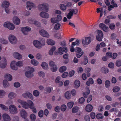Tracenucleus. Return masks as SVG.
Returning a JSON list of instances; mask_svg holds the SVG:
<instances>
[{
  "label": "nucleus",
  "instance_id": "6e6552de",
  "mask_svg": "<svg viewBox=\"0 0 121 121\" xmlns=\"http://www.w3.org/2000/svg\"><path fill=\"white\" fill-rule=\"evenodd\" d=\"M26 7L28 10H30L32 7L34 9L36 8L37 7L36 4L33 2L30 1H28L26 2Z\"/></svg>",
  "mask_w": 121,
  "mask_h": 121
},
{
  "label": "nucleus",
  "instance_id": "8fccbe9b",
  "mask_svg": "<svg viewBox=\"0 0 121 121\" xmlns=\"http://www.w3.org/2000/svg\"><path fill=\"white\" fill-rule=\"evenodd\" d=\"M115 65L117 67L121 66V60L118 59L116 60L115 62Z\"/></svg>",
  "mask_w": 121,
  "mask_h": 121
},
{
  "label": "nucleus",
  "instance_id": "423d86ee",
  "mask_svg": "<svg viewBox=\"0 0 121 121\" xmlns=\"http://www.w3.org/2000/svg\"><path fill=\"white\" fill-rule=\"evenodd\" d=\"M78 12V10L76 9H70L69 12L67 14V18L69 19H70L73 15L76 14Z\"/></svg>",
  "mask_w": 121,
  "mask_h": 121
},
{
  "label": "nucleus",
  "instance_id": "c03bdc74",
  "mask_svg": "<svg viewBox=\"0 0 121 121\" xmlns=\"http://www.w3.org/2000/svg\"><path fill=\"white\" fill-rule=\"evenodd\" d=\"M120 89V88L118 86H116L113 87L112 91L113 92H116L118 91Z\"/></svg>",
  "mask_w": 121,
  "mask_h": 121
},
{
  "label": "nucleus",
  "instance_id": "3c124183",
  "mask_svg": "<svg viewBox=\"0 0 121 121\" xmlns=\"http://www.w3.org/2000/svg\"><path fill=\"white\" fill-rule=\"evenodd\" d=\"M15 28V26L14 25L11 23H10L8 29L10 30H13Z\"/></svg>",
  "mask_w": 121,
  "mask_h": 121
},
{
  "label": "nucleus",
  "instance_id": "37998d69",
  "mask_svg": "<svg viewBox=\"0 0 121 121\" xmlns=\"http://www.w3.org/2000/svg\"><path fill=\"white\" fill-rule=\"evenodd\" d=\"M74 104V103L73 102L71 101L67 103V105L69 108L71 109L73 106Z\"/></svg>",
  "mask_w": 121,
  "mask_h": 121
},
{
  "label": "nucleus",
  "instance_id": "473e14b6",
  "mask_svg": "<svg viewBox=\"0 0 121 121\" xmlns=\"http://www.w3.org/2000/svg\"><path fill=\"white\" fill-rule=\"evenodd\" d=\"M100 71L102 73H107L109 72V70L108 69L106 68L103 67L101 69Z\"/></svg>",
  "mask_w": 121,
  "mask_h": 121
},
{
  "label": "nucleus",
  "instance_id": "0e129e2a",
  "mask_svg": "<svg viewBox=\"0 0 121 121\" xmlns=\"http://www.w3.org/2000/svg\"><path fill=\"white\" fill-rule=\"evenodd\" d=\"M97 32L98 34V35L97 36L103 37V33L101 30H97Z\"/></svg>",
  "mask_w": 121,
  "mask_h": 121
},
{
  "label": "nucleus",
  "instance_id": "0eeeda50",
  "mask_svg": "<svg viewBox=\"0 0 121 121\" xmlns=\"http://www.w3.org/2000/svg\"><path fill=\"white\" fill-rule=\"evenodd\" d=\"M22 96L25 99L29 98L32 100L34 99V97L31 93L28 91H26L22 94Z\"/></svg>",
  "mask_w": 121,
  "mask_h": 121
},
{
  "label": "nucleus",
  "instance_id": "c85d7f7f",
  "mask_svg": "<svg viewBox=\"0 0 121 121\" xmlns=\"http://www.w3.org/2000/svg\"><path fill=\"white\" fill-rule=\"evenodd\" d=\"M4 78L9 81H11L13 79V78L12 75L9 73L6 74L5 75Z\"/></svg>",
  "mask_w": 121,
  "mask_h": 121
},
{
  "label": "nucleus",
  "instance_id": "680f3d73",
  "mask_svg": "<svg viewBox=\"0 0 121 121\" xmlns=\"http://www.w3.org/2000/svg\"><path fill=\"white\" fill-rule=\"evenodd\" d=\"M52 91V88L50 87H47L45 90V91L46 93H50Z\"/></svg>",
  "mask_w": 121,
  "mask_h": 121
},
{
  "label": "nucleus",
  "instance_id": "9d476101",
  "mask_svg": "<svg viewBox=\"0 0 121 121\" xmlns=\"http://www.w3.org/2000/svg\"><path fill=\"white\" fill-rule=\"evenodd\" d=\"M39 33L43 37L48 38L49 36V35L48 33L44 30L41 29L39 30Z\"/></svg>",
  "mask_w": 121,
  "mask_h": 121
},
{
  "label": "nucleus",
  "instance_id": "f257e3e1",
  "mask_svg": "<svg viewBox=\"0 0 121 121\" xmlns=\"http://www.w3.org/2000/svg\"><path fill=\"white\" fill-rule=\"evenodd\" d=\"M26 71L25 72V75L27 78H32L34 74L33 73L35 71V68L31 66H28L26 68Z\"/></svg>",
  "mask_w": 121,
  "mask_h": 121
},
{
  "label": "nucleus",
  "instance_id": "58836bf2",
  "mask_svg": "<svg viewBox=\"0 0 121 121\" xmlns=\"http://www.w3.org/2000/svg\"><path fill=\"white\" fill-rule=\"evenodd\" d=\"M67 67L65 66H63L60 68L59 71L60 73H63L65 71Z\"/></svg>",
  "mask_w": 121,
  "mask_h": 121
},
{
  "label": "nucleus",
  "instance_id": "5701e85b",
  "mask_svg": "<svg viewBox=\"0 0 121 121\" xmlns=\"http://www.w3.org/2000/svg\"><path fill=\"white\" fill-rule=\"evenodd\" d=\"M67 51V49L66 47H64L63 48L60 47L58 49V52L59 54L61 55L63 53V52H66Z\"/></svg>",
  "mask_w": 121,
  "mask_h": 121
},
{
  "label": "nucleus",
  "instance_id": "2f4dec72",
  "mask_svg": "<svg viewBox=\"0 0 121 121\" xmlns=\"http://www.w3.org/2000/svg\"><path fill=\"white\" fill-rule=\"evenodd\" d=\"M94 83V81L93 79L91 78H89L88 81L86 82V85L87 86H89L90 85H92Z\"/></svg>",
  "mask_w": 121,
  "mask_h": 121
},
{
  "label": "nucleus",
  "instance_id": "bf43d9fd",
  "mask_svg": "<svg viewBox=\"0 0 121 121\" xmlns=\"http://www.w3.org/2000/svg\"><path fill=\"white\" fill-rule=\"evenodd\" d=\"M57 22L60 21L62 19V17L61 15H57L56 17Z\"/></svg>",
  "mask_w": 121,
  "mask_h": 121
},
{
  "label": "nucleus",
  "instance_id": "9b49d317",
  "mask_svg": "<svg viewBox=\"0 0 121 121\" xmlns=\"http://www.w3.org/2000/svg\"><path fill=\"white\" fill-rule=\"evenodd\" d=\"M55 82L56 84H58L59 86H61L63 84V81L61 80V77L60 76L57 77L55 79Z\"/></svg>",
  "mask_w": 121,
  "mask_h": 121
},
{
  "label": "nucleus",
  "instance_id": "f3484780",
  "mask_svg": "<svg viewBox=\"0 0 121 121\" xmlns=\"http://www.w3.org/2000/svg\"><path fill=\"white\" fill-rule=\"evenodd\" d=\"M13 22L15 24L19 25L20 23V20L17 16H14L13 18Z\"/></svg>",
  "mask_w": 121,
  "mask_h": 121
},
{
  "label": "nucleus",
  "instance_id": "cd10ccee",
  "mask_svg": "<svg viewBox=\"0 0 121 121\" xmlns=\"http://www.w3.org/2000/svg\"><path fill=\"white\" fill-rule=\"evenodd\" d=\"M30 63L32 65L35 66H37L39 64V62L35 59L31 60L30 61Z\"/></svg>",
  "mask_w": 121,
  "mask_h": 121
},
{
  "label": "nucleus",
  "instance_id": "13d9d810",
  "mask_svg": "<svg viewBox=\"0 0 121 121\" xmlns=\"http://www.w3.org/2000/svg\"><path fill=\"white\" fill-rule=\"evenodd\" d=\"M42 55L39 53H37L36 55V58L38 60H41L42 59Z\"/></svg>",
  "mask_w": 121,
  "mask_h": 121
},
{
  "label": "nucleus",
  "instance_id": "ddd939ff",
  "mask_svg": "<svg viewBox=\"0 0 121 121\" xmlns=\"http://www.w3.org/2000/svg\"><path fill=\"white\" fill-rule=\"evenodd\" d=\"M99 26L100 29L105 32H107L109 31L108 27L103 23H100Z\"/></svg>",
  "mask_w": 121,
  "mask_h": 121
},
{
  "label": "nucleus",
  "instance_id": "c9c22d12",
  "mask_svg": "<svg viewBox=\"0 0 121 121\" xmlns=\"http://www.w3.org/2000/svg\"><path fill=\"white\" fill-rule=\"evenodd\" d=\"M47 43L49 45H53L55 44V42L53 40L50 39H48L47 41Z\"/></svg>",
  "mask_w": 121,
  "mask_h": 121
},
{
  "label": "nucleus",
  "instance_id": "6e6d98bb",
  "mask_svg": "<svg viewBox=\"0 0 121 121\" xmlns=\"http://www.w3.org/2000/svg\"><path fill=\"white\" fill-rule=\"evenodd\" d=\"M27 103H28L29 105V108H30L31 107H32L34 106V104L33 102L31 100L28 99L27 100Z\"/></svg>",
  "mask_w": 121,
  "mask_h": 121
},
{
  "label": "nucleus",
  "instance_id": "ea45409f",
  "mask_svg": "<svg viewBox=\"0 0 121 121\" xmlns=\"http://www.w3.org/2000/svg\"><path fill=\"white\" fill-rule=\"evenodd\" d=\"M56 48L54 46H53L49 52V54L51 56L52 55L53 52L56 50Z\"/></svg>",
  "mask_w": 121,
  "mask_h": 121
},
{
  "label": "nucleus",
  "instance_id": "4d7b16f0",
  "mask_svg": "<svg viewBox=\"0 0 121 121\" xmlns=\"http://www.w3.org/2000/svg\"><path fill=\"white\" fill-rule=\"evenodd\" d=\"M78 108L77 106L73 107L72 109V112L73 113H75L77 112L78 110Z\"/></svg>",
  "mask_w": 121,
  "mask_h": 121
},
{
  "label": "nucleus",
  "instance_id": "4468645a",
  "mask_svg": "<svg viewBox=\"0 0 121 121\" xmlns=\"http://www.w3.org/2000/svg\"><path fill=\"white\" fill-rule=\"evenodd\" d=\"M2 117L4 121H10L11 120L10 115L7 113L3 114L2 115Z\"/></svg>",
  "mask_w": 121,
  "mask_h": 121
},
{
  "label": "nucleus",
  "instance_id": "7c9ffc66",
  "mask_svg": "<svg viewBox=\"0 0 121 121\" xmlns=\"http://www.w3.org/2000/svg\"><path fill=\"white\" fill-rule=\"evenodd\" d=\"M3 85L4 87L6 88L9 86L10 84L7 80H4L3 81Z\"/></svg>",
  "mask_w": 121,
  "mask_h": 121
},
{
  "label": "nucleus",
  "instance_id": "864d4df0",
  "mask_svg": "<svg viewBox=\"0 0 121 121\" xmlns=\"http://www.w3.org/2000/svg\"><path fill=\"white\" fill-rule=\"evenodd\" d=\"M61 26V24L59 23L56 24L54 26V28L56 30H58L59 29Z\"/></svg>",
  "mask_w": 121,
  "mask_h": 121
},
{
  "label": "nucleus",
  "instance_id": "bb28decb",
  "mask_svg": "<svg viewBox=\"0 0 121 121\" xmlns=\"http://www.w3.org/2000/svg\"><path fill=\"white\" fill-rule=\"evenodd\" d=\"M80 82L78 80H76L74 81L73 86L74 87L76 88H78L80 86Z\"/></svg>",
  "mask_w": 121,
  "mask_h": 121
},
{
  "label": "nucleus",
  "instance_id": "052dcab7",
  "mask_svg": "<svg viewBox=\"0 0 121 121\" xmlns=\"http://www.w3.org/2000/svg\"><path fill=\"white\" fill-rule=\"evenodd\" d=\"M48 64L50 67H53L56 65L55 63L52 60L50 61H49Z\"/></svg>",
  "mask_w": 121,
  "mask_h": 121
},
{
  "label": "nucleus",
  "instance_id": "20e7f679",
  "mask_svg": "<svg viewBox=\"0 0 121 121\" xmlns=\"http://www.w3.org/2000/svg\"><path fill=\"white\" fill-rule=\"evenodd\" d=\"M8 39L10 43L13 44H16L17 40L16 37L12 34H10L8 36Z\"/></svg>",
  "mask_w": 121,
  "mask_h": 121
},
{
  "label": "nucleus",
  "instance_id": "aec40b11",
  "mask_svg": "<svg viewBox=\"0 0 121 121\" xmlns=\"http://www.w3.org/2000/svg\"><path fill=\"white\" fill-rule=\"evenodd\" d=\"M11 68L13 70H17L18 69V67L16 65V62L15 61H12L10 64Z\"/></svg>",
  "mask_w": 121,
  "mask_h": 121
},
{
  "label": "nucleus",
  "instance_id": "dca6fc26",
  "mask_svg": "<svg viewBox=\"0 0 121 121\" xmlns=\"http://www.w3.org/2000/svg\"><path fill=\"white\" fill-rule=\"evenodd\" d=\"M10 4L9 2L7 0H4L2 3L1 6L4 8H8Z\"/></svg>",
  "mask_w": 121,
  "mask_h": 121
},
{
  "label": "nucleus",
  "instance_id": "c756f323",
  "mask_svg": "<svg viewBox=\"0 0 121 121\" xmlns=\"http://www.w3.org/2000/svg\"><path fill=\"white\" fill-rule=\"evenodd\" d=\"M93 108V106L91 105L88 104L86 106V110L87 112H90L92 110Z\"/></svg>",
  "mask_w": 121,
  "mask_h": 121
},
{
  "label": "nucleus",
  "instance_id": "2eb2a0df",
  "mask_svg": "<svg viewBox=\"0 0 121 121\" xmlns=\"http://www.w3.org/2000/svg\"><path fill=\"white\" fill-rule=\"evenodd\" d=\"M31 30V28L28 27H23L21 29L22 32L25 35H27L28 34V32L30 31Z\"/></svg>",
  "mask_w": 121,
  "mask_h": 121
},
{
  "label": "nucleus",
  "instance_id": "6ab92c4d",
  "mask_svg": "<svg viewBox=\"0 0 121 121\" xmlns=\"http://www.w3.org/2000/svg\"><path fill=\"white\" fill-rule=\"evenodd\" d=\"M45 12L42 11L39 13L40 16L42 17L47 19L49 17V14Z\"/></svg>",
  "mask_w": 121,
  "mask_h": 121
},
{
  "label": "nucleus",
  "instance_id": "a878e982",
  "mask_svg": "<svg viewBox=\"0 0 121 121\" xmlns=\"http://www.w3.org/2000/svg\"><path fill=\"white\" fill-rule=\"evenodd\" d=\"M90 90L88 87H87L86 88V91L84 92L83 93V96L85 98H86L88 95L90 93Z\"/></svg>",
  "mask_w": 121,
  "mask_h": 121
},
{
  "label": "nucleus",
  "instance_id": "603ef678",
  "mask_svg": "<svg viewBox=\"0 0 121 121\" xmlns=\"http://www.w3.org/2000/svg\"><path fill=\"white\" fill-rule=\"evenodd\" d=\"M30 118L32 121H35L36 119V117L35 115L32 114L30 116Z\"/></svg>",
  "mask_w": 121,
  "mask_h": 121
},
{
  "label": "nucleus",
  "instance_id": "79ce46f5",
  "mask_svg": "<svg viewBox=\"0 0 121 121\" xmlns=\"http://www.w3.org/2000/svg\"><path fill=\"white\" fill-rule=\"evenodd\" d=\"M0 108L3 110L7 111L8 110V107L3 104H0Z\"/></svg>",
  "mask_w": 121,
  "mask_h": 121
},
{
  "label": "nucleus",
  "instance_id": "b1692460",
  "mask_svg": "<svg viewBox=\"0 0 121 121\" xmlns=\"http://www.w3.org/2000/svg\"><path fill=\"white\" fill-rule=\"evenodd\" d=\"M17 94L13 92H9L8 95V98L10 99H14L17 96Z\"/></svg>",
  "mask_w": 121,
  "mask_h": 121
},
{
  "label": "nucleus",
  "instance_id": "338daca9",
  "mask_svg": "<svg viewBox=\"0 0 121 121\" xmlns=\"http://www.w3.org/2000/svg\"><path fill=\"white\" fill-rule=\"evenodd\" d=\"M109 26L110 28L112 30H113L115 29V25L114 24L111 23L109 25Z\"/></svg>",
  "mask_w": 121,
  "mask_h": 121
},
{
  "label": "nucleus",
  "instance_id": "1a4fd4ad",
  "mask_svg": "<svg viewBox=\"0 0 121 121\" xmlns=\"http://www.w3.org/2000/svg\"><path fill=\"white\" fill-rule=\"evenodd\" d=\"M7 60L5 57H2L1 60V63L0 64V67L2 69H4L6 68L7 64Z\"/></svg>",
  "mask_w": 121,
  "mask_h": 121
},
{
  "label": "nucleus",
  "instance_id": "412c9836",
  "mask_svg": "<svg viewBox=\"0 0 121 121\" xmlns=\"http://www.w3.org/2000/svg\"><path fill=\"white\" fill-rule=\"evenodd\" d=\"M20 114L21 116L23 118H26L27 116V113L24 110H21Z\"/></svg>",
  "mask_w": 121,
  "mask_h": 121
},
{
  "label": "nucleus",
  "instance_id": "4be33fe9",
  "mask_svg": "<svg viewBox=\"0 0 121 121\" xmlns=\"http://www.w3.org/2000/svg\"><path fill=\"white\" fill-rule=\"evenodd\" d=\"M64 96L65 99L68 100L71 99V94L69 91L66 92L64 94Z\"/></svg>",
  "mask_w": 121,
  "mask_h": 121
},
{
  "label": "nucleus",
  "instance_id": "09e8293b",
  "mask_svg": "<svg viewBox=\"0 0 121 121\" xmlns=\"http://www.w3.org/2000/svg\"><path fill=\"white\" fill-rule=\"evenodd\" d=\"M110 85V82L108 80L106 81L105 82V87L106 88L109 87Z\"/></svg>",
  "mask_w": 121,
  "mask_h": 121
},
{
  "label": "nucleus",
  "instance_id": "f8f14e48",
  "mask_svg": "<svg viewBox=\"0 0 121 121\" xmlns=\"http://www.w3.org/2000/svg\"><path fill=\"white\" fill-rule=\"evenodd\" d=\"M91 37H86L85 39L82 40V41L83 45H88L91 42Z\"/></svg>",
  "mask_w": 121,
  "mask_h": 121
},
{
  "label": "nucleus",
  "instance_id": "e433bc0d",
  "mask_svg": "<svg viewBox=\"0 0 121 121\" xmlns=\"http://www.w3.org/2000/svg\"><path fill=\"white\" fill-rule=\"evenodd\" d=\"M33 94L34 96L37 97L39 96L40 93L39 91L37 90H34L33 92Z\"/></svg>",
  "mask_w": 121,
  "mask_h": 121
},
{
  "label": "nucleus",
  "instance_id": "5fc2aeb1",
  "mask_svg": "<svg viewBox=\"0 0 121 121\" xmlns=\"http://www.w3.org/2000/svg\"><path fill=\"white\" fill-rule=\"evenodd\" d=\"M35 20L33 18H30L28 19V21L29 23L30 24H33L34 23L35 21Z\"/></svg>",
  "mask_w": 121,
  "mask_h": 121
},
{
  "label": "nucleus",
  "instance_id": "49530a36",
  "mask_svg": "<svg viewBox=\"0 0 121 121\" xmlns=\"http://www.w3.org/2000/svg\"><path fill=\"white\" fill-rule=\"evenodd\" d=\"M60 108L62 111L65 112L67 109L66 106L65 104H63L61 105Z\"/></svg>",
  "mask_w": 121,
  "mask_h": 121
},
{
  "label": "nucleus",
  "instance_id": "774afa93",
  "mask_svg": "<svg viewBox=\"0 0 121 121\" xmlns=\"http://www.w3.org/2000/svg\"><path fill=\"white\" fill-rule=\"evenodd\" d=\"M96 117L98 119H101L103 118V116L102 114L98 113L96 115Z\"/></svg>",
  "mask_w": 121,
  "mask_h": 121
},
{
  "label": "nucleus",
  "instance_id": "a19ab883",
  "mask_svg": "<svg viewBox=\"0 0 121 121\" xmlns=\"http://www.w3.org/2000/svg\"><path fill=\"white\" fill-rule=\"evenodd\" d=\"M38 74L39 76L42 78H44L45 77V73L43 71H40L38 72Z\"/></svg>",
  "mask_w": 121,
  "mask_h": 121
},
{
  "label": "nucleus",
  "instance_id": "a18cd8bd",
  "mask_svg": "<svg viewBox=\"0 0 121 121\" xmlns=\"http://www.w3.org/2000/svg\"><path fill=\"white\" fill-rule=\"evenodd\" d=\"M50 69L52 71L55 72L57 71V67L56 65L50 67Z\"/></svg>",
  "mask_w": 121,
  "mask_h": 121
},
{
  "label": "nucleus",
  "instance_id": "de8ad7c7",
  "mask_svg": "<svg viewBox=\"0 0 121 121\" xmlns=\"http://www.w3.org/2000/svg\"><path fill=\"white\" fill-rule=\"evenodd\" d=\"M23 62L22 61H19L16 63V65L17 67H22L23 65Z\"/></svg>",
  "mask_w": 121,
  "mask_h": 121
},
{
  "label": "nucleus",
  "instance_id": "f704fd0d",
  "mask_svg": "<svg viewBox=\"0 0 121 121\" xmlns=\"http://www.w3.org/2000/svg\"><path fill=\"white\" fill-rule=\"evenodd\" d=\"M22 105V107L25 109H27L29 108L28 103L25 101L24 102Z\"/></svg>",
  "mask_w": 121,
  "mask_h": 121
},
{
  "label": "nucleus",
  "instance_id": "a211bd4d",
  "mask_svg": "<svg viewBox=\"0 0 121 121\" xmlns=\"http://www.w3.org/2000/svg\"><path fill=\"white\" fill-rule=\"evenodd\" d=\"M13 57L16 59L20 60L22 58V55L19 53L15 52L13 54Z\"/></svg>",
  "mask_w": 121,
  "mask_h": 121
},
{
  "label": "nucleus",
  "instance_id": "69168bd1",
  "mask_svg": "<svg viewBox=\"0 0 121 121\" xmlns=\"http://www.w3.org/2000/svg\"><path fill=\"white\" fill-rule=\"evenodd\" d=\"M69 73L67 72H65L63 73L61 75V77L63 78H65L68 75Z\"/></svg>",
  "mask_w": 121,
  "mask_h": 121
},
{
  "label": "nucleus",
  "instance_id": "72a5a7b5",
  "mask_svg": "<svg viewBox=\"0 0 121 121\" xmlns=\"http://www.w3.org/2000/svg\"><path fill=\"white\" fill-rule=\"evenodd\" d=\"M6 93L5 91L3 90H0V98H2L5 96Z\"/></svg>",
  "mask_w": 121,
  "mask_h": 121
},
{
  "label": "nucleus",
  "instance_id": "4c0bfd02",
  "mask_svg": "<svg viewBox=\"0 0 121 121\" xmlns=\"http://www.w3.org/2000/svg\"><path fill=\"white\" fill-rule=\"evenodd\" d=\"M0 42L2 44H6L8 43V41L7 40L2 38H0Z\"/></svg>",
  "mask_w": 121,
  "mask_h": 121
},
{
  "label": "nucleus",
  "instance_id": "f03ea898",
  "mask_svg": "<svg viewBox=\"0 0 121 121\" xmlns=\"http://www.w3.org/2000/svg\"><path fill=\"white\" fill-rule=\"evenodd\" d=\"M34 46L36 48L40 49L42 46L45 45V40L44 39L42 38L39 41L37 40H34L33 42Z\"/></svg>",
  "mask_w": 121,
  "mask_h": 121
},
{
  "label": "nucleus",
  "instance_id": "393cba45",
  "mask_svg": "<svg viewBox=\"0 0 121 121\" xmlns=\"http://www.w3.org/2000/svg\"><path fill=\"white\" fill-rule=\"evenodd\" d=\"M41 66L42 68L45 70H48L49 69L48 63L45 62H43L42 63Z\"/></svg>",
  "mask_w": 121,
  "mask_h": 121
},
{
  "label": "nucleus",
  "instance_id": "7ed1b4c3",
  "mask_svg": "<svg viewBox=\"0 0 121 121\" xmlns=\"http://www.w3.org/2000/svg\"><path fill=\"white\" fill-rule=\"evenodd\" d=\"M38 9L40 11H45L46 12L48 11L49 6L47 3L44 2L39 4L38 6Z\"/></svg>",
  "mask_w": 121,
  "mask_h": 121
},
{
  "label": "nucleus",
  "instance_id": "e2e57ef3",
  "mask_svg": "<svg viewBox=\"0 0 121 121\" xmlns=\"http://www.w3.org/2000/svg\"><path fill=\"white\" fill-rule=\"evenodd\" d=\"M60 8L61 10H64L66 9V5L64 4H60Z\"/></svg>",
  "mask_w": 121,
  "mask_h": 121
},
{
  "label": "nucleus",
  "instance_id": "39448f33",
  "mask_svg": "<svg viewBox=\"0 0 121 121\" xmlns=\"http://www.w3.org/2000/svg\"><path fill=\"white\" fill-rule=\"evenodd\" d=\"M10 112L12 114H14L18 112L17 108L14 105L11 104L9 106L8 109Z\"/></svg>",
  "mask_w": 121,
  "mask_h": 121
}]
</instances>
